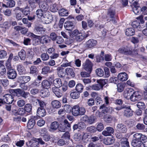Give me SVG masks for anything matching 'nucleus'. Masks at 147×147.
I'll return each mask as SVG.
<instances>
[{"label": "nucleus", "mask_w": 147, "mask_h": 147, "mask_svg": "<svg viewBox=\"0 0 147 147\" xmlns=\"http://www.w3.org/2000/svg\"><path fill=\"white\" fill-rule=\"evenodd\" d=\"M79 129L81 130L85 129L86 127V124L84 122H81L78 123Z\"/></svg>", "instance_id": "nucleus-60"}, {"label": "nucleus", "mask_w": 147, "mask_h": 147, "mask_svg": "<svg viewBox=\"0 0 147 147\" xmlns=\"http://www.w3.org/2000/svg\"><path fill=\"white\" fill-rule=\"evenodd\" d=\"M35 124V121L33 118L29 119L27 124V127L29 129H32Z\"/></svg>", "instance_id": "nucleus-35"}, {"label": "nucleus", "mask_w": 147, "mask_h": 147, "mask_svg": "<svg viewBox=\"0 0 147 147\" xmlns=\"http://www.w3.org/2000/svg\"><path fill=\"white\" fill-rule=\"evenodd\" d=\"M44 64L46 65L47 66L49 65L53 66L55 65V61L54 60L51 59V60H49L48 62H45L44 63Z\"/></svg>", "instance_id": "nucleus-57"}, {"label": "nucleus", "mask_w": 147, "mask_h": 147, "mask_svg": "<svg viewBox=\"0 0 147 147\" xmlns=\"http://www.w3.org/2000/svg\"><path fill=\"white\" fill-rule=\"evenodd\" d=\"M51 82L47 80H43L41 83V87L43 88L48 89L50 88L52 84Z\"/></svg>", "instance_id": "nucleus-13"}, {"label": "nucleus", "mask_w": 147, "mask_h": 147, "mask_svg": "<svg viewBox=\"0 0 147 147\" xmlns=\"http://www.w3.org/2000/svg\"><path fill=\"white\" fill-rule=\"evenodd\" d=\"M59 126V125L57 122H53L50 125L49 131H55L58 128Z\"/></svg>", "instance_id": "nucleus-14"}, {"label": "nucleus", "mask_w": 147, "mask_h": 147, "mask_svg": "<svg viewBox=\"0 0 147 147\" xmlns=\"http://www.w3.org/2000/svg\"><path fill=\"white\" fill-rule=\"evenodd\" d=\"M115 13V11L113 8H111L108 9V16L109 17L108 20L109 22L111 21L113 24L117 23Z\"/></svg>", "instance_id": "nucleus-3"}, {"label": "nucleus", "mask_w": 147, "mask_h": 147, "mask_svg": "<svg viewBox=\"0 0 147 147\" xmlns=\"http://www.w3.org/2000/svg\"><path fill=\"white\" fill-rule=\"evenodd\" d=\"M40 57L43 61H47L49 58V56L47 53H44L40 55Z\"/></svg>", "instance_id": "nucleus-46"}, {"label": "nucleus", "mask_w": 147, "mask_h": 147, "mask_svg": "<svg viewBox=\"0 0 147 147\" xmlns=\"http://www.w3.org/2000/svg\"><path fill=\"white\" fill-rule=\"evenodd\" d=\"M26 145L30 147H38V142L36 140L34 139L31 140L28 142L26 143Z\"/></svg>", "instance_id": "nucleus-23"}, {"label": "nucleus", "mask_w": 147, "mask_h": 147, "mask_svg": "<svg viewBox=\"0 0 147 147\" xmlns=\"http://www.w3.org/2000/svg\"><path fill=\"white\" fill-rule=\"evenodd\" d=\"M50 67L48 66H45L42 69L41 74L43 75L47 74L49 71Z\"/></svg>", "instance_id": "nucleus-49"}, {"label": "nucleus", "mask_w": 147, "mask_h": 147, "mask_svg": "<svg viewBox=\"0 0 147 147\" xmlns=\"http://www.w3.org/2000/svg\"><path fill=\"white\" fill-rule=\"evenodd\" d=\"M86 130L91 133H94L96 131V127L93 126L88 127L86 128Z\"/></svg>", "instance_id": "nucleus-51"}, {"label": "nucleus", "mask_w": 147, "mask_h": 147, "mask_svg": "<svg viewBox=\"0 0 147 147\" xmlns=\"http://www.w3.org/2000/svg\"><path fill=\"white\" fill-rule=\"evenodd\" d=\"M30 73L31 74H36L38 71V69L36 67L34 66H31L30 68Z\"/></svg>", "instance_id": "nucleus-54"}, {"label": "nucleus", "mask_w": 147, "mask_h": 147, "mask_svg": "<svg viewBox=\"0 0 147 147\" xmlns=\"http://www.w3.org/2000/svg\"><path fill=\"white\" fill-rule=\"evenodd\" d=\"M49 95V92L48 90L43 91L40 93L41 96L43 98L48 97Z\"/></svg>", "instance_id": "nucleus-58"}, {"label": "nucleus", "mask_w": 147, "mask_h": 147, "mask_svg": "<svg viewBox=\"0 0 147 147\" xmlns=\"http://www.w3.org/2000/svg\"><path fill=\"white\" fill-rule=\"evenodd\" d=\"M58 76L60 78L63 77L64 73L63 71V68L62 67H58L57 69Z\"/></svg>", "instance_id": "nucleus-47"}, {"label": "nucleus", "mask_w": 147, "mask_h": 147, "mask_svg": "<svg viewBox=\"0 0 147 147\" xmlns=\"http://www.w3.org/2000/svg\"><path fill=\"white\" fill-rule=\"evenodd\" d=\"M133 90L132 89H128L124 91L123 93V96L126 99L130 98L131 95L133 93Z\"/></svg>", "instance_id": "nucleus-20"}, {"label": "nucleus", "mask_w": 147, "mask_h": 147, "mask_svg": "<svg viewBox=\"0 0 147 147\" xmlns=\"http://www.w3.org/2000/svg\"><path fill=\"white\" fill-rule=\"evenodd\" d=\"M140 23L139 22L136 21L132 22L131 25L132 27L134 28H140Z\"/></svg>", "instance_id": "nucleus-61"}, {"label": "nucleus", "mask_w": 147, "mask_h": 147, "mask_svg": "<svg viewBox=\"0 0 147 147\" xmlns=\"http://www.w3.org/2000/svg\"><path fill=\"white\" fill-rule=\"evenodd\" d=\"M92 65V63L88 59L86 60L85 63L82 65L83 68L87 71H89V72H91Z\"/></svg>", "instance_id": "nucleus-4"}, {"label": "nucleus", "mask_w": 147, "mask_h": 147, "mask_svg": "<svg viewBox=\"0 0 147 147\" xmlns=\"http://www.w3.org/2000/svg\"><path fill=\"white\" fill-rule=\"evenodd\" d=\"M23 90L21 89L18 88L12 90V93L14 94L18 97L22 96Z\"/></svg>", "instance_id": "nucleus-30"}, {"label": "nucleus", "mask_w": 147, "mask_h": 147, "mask_svg": "<svg viewBox=\"0 0 147 147\" xmlns=\"http://www.w3.org/2000/svg\"><path fill=\"white\" fill-rule=\"evenodd\" d=\"M116 129V130L120 133H125L127 131L126 125L122 123L118 124Z\"/></svg>", "instance_id": "nucleus-7"}, {"label": "nucleus", "mask_w": 147, "mask_h": 147, "mask_svg": "<svg viewBox=\"0 0 147 147\" xmlns=\"http://www.w3.org/2000/svg\"><path fill=\"white\" fill-rule=\"evenodd\" d=\"M80 92L76 91H73L70 94L71 97L74 99L78 98L80 97Z\"/></svg>", "instance_id": "nucleus-39"}, {"label": "nucleus", "mask_w": 147, "mask_h": 147, "mask_svg": "<svg viewBox=\"0 0 147 147\" xmlns=\"http://www.w3.org/2000/svg\"><path fill=\"white\" fill-rule=\"evenodd\" d=\"M131 6L132 11L135 14L138 15L140 13V8L138 5V2L137 1H134Z\"/></svg>", "instance_id": "nucleus-6"}, {"label": "nucleus", "mask_w": 147, "mask_h": 147, "mask_svg": "<svg viewBox=\"0 0 147 147\" xmlns=\"http://www.w3.org/2000/svg\"><path fill=\"white\" fill-rule=\"evenodd\" d=\"M55 87L59 88L62 86V83L61 79L59 78L55 79L53 81Z\"/></svg>", "instance_id": "nucleus-33"}, {"label": "nucleus", "mask_w": 147, "mask_h": 147, "mask_svg": "<svg viewBox=\"0 0 147 147\" xmlns=\"http://www.w3.org/2000/svg\"><path fill=\"white\" fill-rule=\"evenodd\" d=\"M7 76L9 79H14L17 76L16 71L13 69H10L7 72Z\"/></svg>", "instance_id": "nucleus-9"}, {"label": "nucleus", "mask_w": 147, "mask_h": 147, "mask_svg": "<svg viewBox=\"0 0 147 147\" xmlns=\"http://www.w3.org/2000/svg\"><path fill=\"white\" fill-rule=\"evenodd\" d=\"M96 119V117L93 115H91L90 117L84 115L81 118V120L84 123L92 124L94 123Z\"/></svg>", "instance_id": "nucleus-2"}, {"label": "nucleus", "mask_w": 147, "mask_h": 147, "mask_svg": "<svg viewBox=\"0 0 147 147\" xmlns=\"http://www.w3.org/2000/svg\"><path fill=\"white\" fill-rule=\"evenodd\" d=\"M40 42L42 44H47L51 42V39L48 36H44L41 37L40 36Z\"/></svg>", "instance_id": "nucleus-16"}, {"label": "nucleus", "mask_w": 147, "mask_h": 147, "mask_svg": "<svg viewBox=\"0 0 147 147\" xmlns=\"http://www.w3.org/2000/svg\"><path fill=\"white\" fill-rule=\"evenodd\" d=\"M101 86L99 85L98 83L88 87V89L92 90H99L101 89Z\"/></svg>", "instance_id": "nucleus-32"}, {"label": "nucleus", "mask_w": 147, "mask_h": 147, "mask_svg": "<svg viewBox=\"0 0 147 147\" xmlns=\"http://www.w3.org/2000/svg\"><path fill=\"white\" fill-rule=\"evenodd\" d=\"M26 111L24 108H20L18 110V115H24L26 113Z\"/></svg>", "instance_id": "nucleus-64"}, {"label": "nucleus", "mask_w": 147, "mask_h": 147, "mask_svg": "<svg viewBox=\"0 0 147 147\" xmlns=\"http://www.w3.org/2000/svg\"><path fill=\"white\" fill-rule=\"evenodd\" d=\"M52 90L55 96L58 98L61 97L62 95V93L61 92L59 88L53 87L52 88Z\"/></svg>", "instance_id": "nucleus-22"}, {"label": "nucleus", "mask_w": 147, "mask_h": 147, "mask_svg": "<svg viewBox=\"0 0 147 147\" xmlns=\"http://www.w3.org/2000/svg\"><path fill=\"white\" fill-rule=\"evenodd\" d=\"M96 73L99 77H102L104 75V72L102 69L100 68H97L96 70Z\"/></svg>", "instance_id": "nucleus-45"}, {"label": "nucleus", "mask_w": 147, "mask_h": 147, "mask_svg": "<svg viewBox=\"0 0 147 147\" xmlns=\"http://www.w3.org/2000/svg\"><path fill=\"white\" fill-rule=\"evenodd\" d=\"M18 56L21 60H24L26 59V54L25 51L23 49H22L18 53Z\"/></svg>", "instance_id": "nucleus-36"}, {"label": "nucleus", "mask_w": 147, "mask_h": 147, "mask_svg": "<svg viewBox=\"0 0 147 147\" xmlns=\"http://www.w3.org/2000/svg\"><path fill=\"white\" fill-rule=\"evenodd\" d=\"M83 88V86L82 84H78L76 85L75 88L76 91L80 93L82 92Z\"/></svg>", "instance_id": "nucleus-50"}, {"label": "nucleus", "mask_w": 147, "mask_h": 147, "mask_svg": "<svg viewBox=\"0 0 147 147\" xmlns=\"http://www.w3.org/2000/svg\"><path fill=\"white\" fill-rule=\"evenodd\" d=\"M84 38V36L81 33H79L76 37V40L79 42L82 41Z\"/></svg>", "instance_id": "nucleus-56"}, {"label": "nucleus", "mask_w": 147, "mask_h": 147, "mask_svg": "<svg viewBox=\"0 0 147 147\" xmlns=\"http://www.w3.org/2000/svg\"><path fill=\"white\" fill-rule=\"evenodd\" d=\"M45 15L43 16V20L45 24H49L53 20V18L51 15L49 14L48 12L45 13Z\"/></svg>", "instance_id": "nucleus-11"}, {"label": "nucleus", "mask_w": 147, "mask_h": 147, "mask_svg": "<svg viewBox=\"0 0 147 147\" xmlns=\"http://www.w3.org/2000/svg\"><path fill=\"white\" fill-rule=\"evenodd\" d=\"M135 31L132 28H129L126 29L125 32V34L128 36H130L134 34Z\"/></svg>", "instance_id": "nucleus-34"}, {"label": "nucleus", "mask_w": 147, "mask_h": 147, "mask_svg": "<svg viewBox=\"0 0 147 147\" xmlns=\"http://www.w3.org/2000/svg\"><path fill=\"white\" fill-rule=\"evenodd\" d=\"M6 73V69L5 66L3 65H0V74L3 75Z\"/></svg>", "instance_id": "nucleus-55"}, {"label": "nucleus", "mask_w": 147, "mask_h": 147, "mask_svg": "<svg viewBox=\"0 0 147 147\" xmlns=\"http://www.w3.org/2000/svg\"><path fill=\"white\" fill-rule=\"evenodd\" d=\"M38 4L40 9L45 12H47L48 9V6L46 3L44 1L40 0Z\"/></svg>", "instance_id": "nucleus-10"}, {"label": "nucleus", "mask_w": 147, "mask_h": 147, "mask_svg": "<svg viewBox=\"0 0 147 147\" xmlns=\"http://www.w3.org/2000/svg\"><path fill=\"white\" fill-rule=\"evenodd\" d=\"M66 74L67 75H69L74 78L75 76V73L73 69L70 67H67L65 69Z\"/></svg>", "instance_id": "nucleus-25"}, {"label": "nucleus", "mask_w": 147, "mask_h": 147, "mask_svg": "<svg viewBox=\"0 0 147 147\" xmlns=\"http://www.w3.org/2000/svg\"><path fill=\"white\" fill-rule=\"evenodd\" d=\"M10 26V24L8 22H5L0 25V27L6 29H8Z\"/></svg>", "instance_id": "nucleus-52"}, {"label": "nucleus", "mask_w": 147, "mask_h": 147, "mask_svg": "<svg viewBox=\"0 0 147 147\" xmlns=\"http://www.w3.org/2000/svg\"><path fill=\"white\" fill-rule=\"evenodd\" d=\"M145 128V125L142 123H138L135 127V129L138 131L143 130Z\"/></svg>", "instance_id": "nucleus-40"}, {"label": "nucleus", "mask_w": 147, "mask_h": 147, "mask_svg": "<svg viewBox=\"0 0 147 147\" xmlns=\"http://www.w3.org/2000/svg\"><path fill=\"white\" fill-rule=\"evenodd\" d=\"M141 140H138L133 139L131 143V144L134 147H140L141 146Z\"/></svg>", "instance_id": "nucleus-28"}, {"label": "nucleus", "mask_w": 147, "mask_h": 147, "mask_svg": "<svg viewBox=\"0 0 147 147\" xmlns=\"http://www.w3.org/2000/svg\"><path fill=\"white\" fill-rule=\"evenodd\" d=\"M120 53L126 55L133 56L137 54L136 50H134L131 46H126L120 48L118 50Z\"/></svg>", "instance_id": "nucleus-1"}, {"label": "nucleus", "mask_w": 147, "mask_h": 147, "mask_svg": "<svg viewBox=\"0 0 147 147\" xmlns=\"http://www.w3.org/2000/svg\"><path fill=\"white\" fill-rule=\"evenodd\" d=\"M17 70L19 74L22 75L25 73V69L24 67L22 65H19L17 66Z\"/></svg>", "instance_id": "nucleus-27"}, {"label": "nucleus", "mask_w": 147, "mask_h": 147, "mask_svg": "<svg viewBox=\"0 0 147 147\" xmlns=\"http://www.w3.org/2000/svg\"><path fill=\"white\" fill-rule=\"evenodd\" d=\"M3 97L5 103L7 104L12 103L13 101V96L11 94H6Z\"/></svg>", "instance_id": "nucleus-8"}, {"label": "nucleus", "mask_w": 147, "mask_h": 147, "mask_svg": "<svg viewBox=\"0 0 147 147\" xmlns=\"http://www.w3.org/2000/svg\"><path fill=\"white\" fill-rule=\"evenodd\" d=\"M80 107L78 105L74 106L72 109V113L73 115L74 116L80 115Z\"/></svg>", "instance_id": "nucleus-21"}, {"label": "nucleus", "mask_w": 147, "mask_h": 147, "mask_svg": "<svg viewBox=\"0 0 147 147\" xmlns=\"http://www.w3.org/2000/svg\"><path fill=\"white\" fill-rule=\"evenodd\" d=\"M104 52L101 51L100 55H98L96 57V61L98 62H100L104 60Z\"/></svg>", "instance_id": "nucleus-42"}, {"label": "nucleus", "mask_w": 147, "mask_h": 147, "mask_svg": "<svg viewBox=\"0 0 147 147\" xmlns=\"http://www.w3.org/2000/svg\"><path fill=\"white\" fill-rule=\"evenodd\" d=\"M7 5L9 7H14L15 5V2L13 0H10L7 2Z\"/></svg>", "instance_id": "nucleus-63"}, {"label": "nucleus", "mask_w": 147, "mask_h": 147, "mask_svg": "<svg viewBox=\"0 0 147 147\" xmlns=\"http://www.w3.org/2000/svg\"><path fill=\"white\" fill-rule=\"evenodd\" d=\"M47 12H45L40 9H37L35 12V14L38 18H40L42 17H43L45 15V13Z\"/></svg>", "instance_id": "nucleus-29"}, {"label": "nucleus", "mask_w": 147, "mask_h": 147, "mask_svg": "<svg viewBox=\"0 0 147 147\" xmlns=\"http://www.w3.org/2000/svg\"><path fill=\"white\" fill-rule=\"evenodd\" d=\"M46 112L44 108H38L37 112V116L40 117H43L46 115Z\"/></svg>", "instance_id": "nucleus-18"}, {"label": "nucleus", "mask_w": 147, "mask_h": 147, "mask_svg": "<svg viewBox=\"0 0 147 147\" xmlns=\"http://www.w3.org/2000/svg\"><path fill=\"white\" fill-rule=\"evenodd\" d=\"M140 93L138 91L134 92L131 95L130 99L133 102L138 101L140 100L141 98V96L140 94Z\"/></svg>", "instance_id": "nucleus-5"}, {"label": "nucleus", "mask_w": 147, "mask_h": 147, "mask_svg": "<svg viewBox=\"0 0 147 147\" xmlns=\"http://www.w3.org/2000/svg\"><path fill=\"white\" fill-rule=\"evenodd\" d=\"M117 76L118 79L122 82L126 81L128 78L127 74L125 72L120 73Z\"/></svg>", "instance_id": "nucleus-17"}, {"label": "nucleus", "mask_w": 147, "mask_h": 147, "mask_svg": "<svg viewBox=\"0 0 147 147\" xmlns=\"http://www.w3.org/2000/svg\"><path fill=\"white\" fill-rule=\"evenodd\" d=\"M106 129V130L103 131L102 133V135L105 136H110L114 131L113 128L110 127H107Z\"/></svg>", "instance_id": "nucleus-12"}, {"label": "nucleus", "mask_w": 147, "mask_h": 147, "mask_svg": "<svg viewBox=\"0 0 147 147\" xmlns=\"http://www.w3.org/2000/svg\"><path fill=\"white\" fill-rule=\"evenodd\" d=\"M103 119L105 122L110 123L113 119V117L110 115L106 114L104 116Z\"/></svg>", "instance_id": "nucleus-37"}, {"label": "nucleus", "mask_w": 147, "mask_h": 147, "mask_svg": "<svg viewBox=\"0 0 147 147\" xmlns=\"http://www.w3.org/2000/svg\"><path fill=\"white\" fill-rule=\"evenodd\" d=\"M64 27L66 30H71L74 27V23L70 21L65 22L64 24Z\"/></svg>", "instance_id": "nucleus-15"}, {"label": "nucleus", "mask_w": 147, "mask_h": 147, "mask_svg": "<svg viewBox=\"0 0 147 147\" xmlns=\"http://www.w3.org/2000/svg\"><path fill=\"white\" fill-rule=\"evenodd\" d=\"M35 29L38 32L41 33L42 32H45V29L42 27L39 26H36Z\"/></svg>", "instance_id": "nucleus-59"}, {"label": "nucleus", "mask_w": 147, "mask_h": 147, "mask_svg": "<svg viewBox=\"0 0 147 147\" xmlns=\"http://www.w3.org/2000/svg\"><path fill=\"white\" fill-rule=\"evenodd\" d=\"M18 79L21 82L26 83L30 80L31 78L29 76H21L18 77Z\"/></svg>", "instance_id": "nucleus-26"}, {"label": "nucleus", "mask_w": 147, "mask_h": 147, "mask_svg": "<svg viewBox=\"0 0 147 147\" xmlns=\"http://www.w3.org/2000/svg\"><path fill=\"white\" fill-rule=\"evenodd\" d=\"M124 112V115L127 117H129L133 115V111L130 109V107L129 109H126Z\"/></svg>", "instance_id": "nucleus-31"}, {"label": "nucleus", "mask_w": 147, "mask_h": 147, "mask_svg": "<svg viewBox=\"0 0 147 147\" xmlns=\"http://www.w3.org/2000/svg\"><path fill=\"white\" fill-rule=\"evenodd\" d=\"M51 105L53 107L56 108H59L61 106V104L60 102L57 100H54L51 102Z\"/></svg>", "instance_id": "nucleus-43"}, {"label": "nucleus", "mask_w": 147, "mask_h": 147, "mask_svg": "<svg viewBox=\"0 0 147 147\" xmlns=\"http://www.w3.org/2000/svg\"><path fill=\"white\" fill-rule=\"evenodd\" d=\"M26 112L28 113L30 112L32 109V106L30 104H27L24 107Z\"/></svg>", "instance_id": "nucleus-53"}, {"label": "nucleus", "mask_w": 147, "mask_h": 147, "mask_svg": "<svg viewBox=\"0 0 147 147\" xmlns=\"http://www.w3.org/2000/svg\"><path fill=\"white\" fill-rule=\"evenodd\" d=\"M97 43L96 40L93 39L88 40L86 43V46L89 48H91L96 45Z\"/></svg>", "instance_id": "nucleus-19"}, {"label": "nucleus", "mask_w": 147, "mask_h": 147, "mask_svg": "<svg viewBox=\"0 0 147 147\" xmlns=\"http://www.w3.org/2000/svg\"><path fill=\"white\" fill-rule=\"evenodd\" d=\"M59 15L63 16H67L68 14V11L64 9H62L59 10Z\"/></svg>", "instance_id": "nucleus-44"}, {"label": "nucleus", "mask_w": 147, "mask_h": 147, "mask_svg": "<svg viewBox=\"0 0 147 147\" xmlns=\"http://www.w3.org/2000/svg\"><path fill=\"white\" fill-rule=\"evenodd\" d=\"M7 53L4 50L0 51V59H4L6 56Z\"/></svg>", "instance_id": "nucleus-62"}, {"label": "nucleus", "mask_w": 147, "mask_h": 147, "mask_svg": "<svg viewBox=\"0 0 147 147\" xmlns=\"http://www.w3.org/2000/svg\"><path fill=\"white\" fill-rule=\"evenodd\" d=\"M144 135H143L142 134L137 133L134 134L133 139L137 140H141Z\"/></svg>", "instance_id": "nucleus-41"}, {"label": "nucleus", "mask_w": 147, "mask_h": 147, "mask_svg": "<svg viewBox=\"0 0 147 147\" xmlns=\"http://www.w3.org/2000/svg\"><path fill=\"white\" fill-rule=\"evenodd\" d=\"M108 80L107 79H100L97 80L96 82L101 86V89H102L103 86L107 84Z\"/></svg>", "instance_id": "nucleus-38"}, {"label": "nucleus", "mask_w": 147, "mask_h": 147, "mask_svg": "<svg viewBox=\"0 0 147 147\" xmlns=\"http://www.w3.org/2000/svg\"><path fill=\"white\" fill-rule=\"evenodd\" d=\"M120 142L123 145H125L127 147H129V142L127 138H122L121 139Z\"/></svg>", "instance_id": "nucleus-48"}, {"label": "nucleus", "mask_w": 147, "mask_h": 147, "mask_svg": "<svg viewBox=\"0 0 147 147\" xmlns=\"http://www.w3.org/2000/svg\"><path fill=\"white\" fill-rule=\"evenodd\" d=\"M114 140L113 138L107 137L104 139V143L106 145H111L114 142Z\"/></svg>", "instance_id": "nucleus-24"}]
</instances>
